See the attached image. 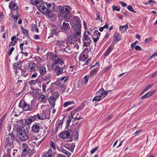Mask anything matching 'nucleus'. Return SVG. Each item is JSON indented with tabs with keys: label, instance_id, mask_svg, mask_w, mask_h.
<instances>
[{
	"label": "nucleus",
	"instance_id": "nucleus-1",
	"mask_svg": "<svg viewBox=\"0 0 157 157\" xmlns=\"http://www.w3.org/2000/svg\"><path fill=\"white\" fill-rule=\"evenodd\" d=\"M5 149L7 153L10 154L14 147L13 143L15 140V135L12 133L6 135L5 137Z\"/></svg>",
	"mask_w": 157,
	"mask_h": 157
},
{
	"label": "nucleus",
	"instance_id": "nucleus-2",
	"mask_svg": "<svg viewBox=\"0 0 157 157\" xmlns=\"http://www.w3.org/2000/svg\"><path fill=\"white\" fill-rule=\"evenodd\" d=\"M68 80V76H63L55 82V85L57 87L59 91L61 94H63L66 90L67 86L66 83Z\"/></svg>",
	"mask_w": 157,
	"mask_h": 157
},
{
	"label": "nucleus",
	"instance_id": "nucleus-3",
	"mask_svg": "<svg viewBox=\"0 0 157 157\" xmlns=\"http://www.w3.org/2000/svg\"><path fill=\"white\" fill-rule=\"evenodd\" d=\"M19 107L21 108L25 111H31L33 108L28 104L24 99H21L18 104Z\"/></svg>",
	"mask_w": 157,
	"mask_h": 157
},
{
	"label": "nucleus",
	"instance_id": "nucleus-4",
	"mask_svg": "<svg viewBox=\"0 0 157 157\" xmlns=\"http://www.w3.org/2000/svg\"><path fill=\"white\" fill-rule=\"evenodd\" d=\"M52 67L55 70V73L56 76H59L63 73V67L59 65L53 64Z\"/></svg>",
	"mask_w": 157,
	"mask_h": 157
},
{
	"label": "nucleus",
	"instance_id": "nucleus-5",
	"mask_svg": "<svg viewBox=\"0 0 157 157\" xmlns=\"http://www.w3.org/2000/svg\"><path fill=\"white\" fill-rule=\"evenodd\" d=\"M83 38L82 40L83 46L86 47L90 46V44L91 43V40L89 37L88 35L86 34V32H85L84 33Z\"/></svg>",
	"mask_w": 157,
	"mask_h": 157
},
{
	"label": "nucleus",
	"instance_id": "nucleus-6",
	"mask_svg": "<svg viewBox=\"0 0 157 157\" xmlns=\"http://www.w3.org/2000/svg\"><path fill=\"white\" fill-rule=\"evenodd\" d=\"M34 149L31 150H30V149L29 150H22L21 156V157H31L34 153Z\"/></svg>",
	"mask_w": 157,
	"mask_h": 157
},
{
	"label": "nucleus",
	"instance_id": "nucleus-7",
	"mask_svg": "<svg viewBox=\"0 0 157 157\" xmlns=\"http://www.w3.org/2000/svg\"><path fill=\"white\" fill-rule=\"evenodd\" d=\"M60 30L61 32L67 33L70 29V26L68 23L63 22V24L60 26Z\"/></svg>",
	"mask_w": 157,
	"mask_h": 157
},
{
	"label": "nucleus",
	"instance_id": "nucleus-8",
	"mask_svg": "<svg viewBox=\"0 0 157 157\" xmlns=\"http://www.w3.org/2000/svg\"><path fill=\"white\" fill-rule=\"evenodd\" d=\"M80 36H78L74 34L70 35L68 37V41L71 44H74L76 42L80 41Z\"/></svg>",
	"mask_w": 157,
	"mask_h": 157
},
{
	"label": "nucleus",
	"instance_id": "nucleus-9",
	"mask_svg": "<svg viewBox=\"0 0 157 157\" xmlns=\"http://www.w3.org/2000/svg\"><path fill=\"white\" fill-rule=\"evenodd\" d=\"M17 137L20 140L24 141H26L29 138L28 133L21 131L17 133Z\"/></svg>",
	"mask_w": 157,
	"mask_h": 157
},
{
	"label": "nucleus",
	"instance_id": "nucleus-10",
	"mask_svg": "<svg viewBox=\"0 0 157 157\" xmlns=\"http://www.w3.org/2000/svg\"><path fill=\"white\" fill-rule=\"evenodd\" d=\"M30 124L26 121V119L25 122L21 125V132L28 133L30 129L29 124Z\"/></svg>",
	"mask_w": 157,
	"mask_h": 157
},
{
	"label": "nucleus",
	"instance_id": "nucleus-11",
	"mask_svg": "<svg viewBox=\"0 0 157 157\" xmlns=\"http://www.w3.org/2000/svg\"><path fill=\"white\" fill-rule=\"evenodd\" d=\"M39 120H41L39 114L33 116H30L28 118H26V121L28 122L29 124H31L32 122L35 120L38 121Z\"/></svg>",
	"mask_w": 157,
	"mask_h": 157
},
{
	"label": "nucleus",
	"instance_id": "nucleus-12",
	"mask_svg": "<svg viewBox=\"0 0 157 157\" xmlns=\"http://www.w3.org/2000/svg\"><path fill=\"white\" fill-rule=\"evenodd\" d=\"M27 70L29 72H35V71H37L38 70V67L35 63L31 62L29 63Z\"/></svg>",
	"mask_w": 157,
	"mask_h": 157
},
{
	"label": "nucleus",
	"instance_id": "nucleus-13",
	"mask_svg": "<svg viewBox=\"0 0 157 157\" xmlns=\"http://www.w3.org/2000/svg\"><path fill=\"white\" fill-rule=\"evenodd\" d=\"M72 27L74 29L73 34L75 35L81 37V24H79L78 25L74 26V27Z\"/></svg>",
	"mask_w": 157,
	"mask_h": 157
},
{
	"label": "nucleus",
	"instance_id": "nucleus-14",
	"mask_svg": "<svg viewBox=\"0 0 157 157\" xmlns=\"http://www.w3.org/2000/svg\"><path fill=\"white\" fill-rule=\"evenodd\" d=\"M81 24L80 22V20L78 16H74L72 18L71 21V25L72 27L74 26L78 25L79 24Z\"/></svg>",
	"mask_w": 157,
	"mask_h": 157
},
{
	"label": "nucleus",
	"instance_id": "nucleus-15",
	"mask_svg": "<svg viewBox=\"0 0 157 157\" xmlns=\"http://www.w3.org/2000/svg\"><path fill=\"white\" fill-rule=\"evenodd\" d=\"M45 3H46V2L43 1V2L41 4H40L37 7L40 12L43 13L45 15L47 10V8L45 5Z\"/></svg>",
	"mask_w": 157,
	"mask_h": 157
},
{
	"label": "nucleus",
	"instance_id": "nucleus-16",
	"mask_svg": "<svg viewBox=\"0 0 157 157\" xmlns=\"http://www.w3.org/2000/svg\"><path fill=\"white\" fill-rule=\"evenodd\" d=\"M45 4L47 6L45 15L49 18L53 16V15L52 13V11L51 10L52 3L48 4L46 3H45Z\"/></svg>",
	"mask_w": 157,
	"mask_h": 157
},
{
	"label": "nucleus",
	"instance_id": "nucleus-17",
	"mask_svg": "<svg viewBox=\"0 0 157 157\" xmlns=\"http://www.w3.org/2000/svg\"><path fill=\"white\" fill-rule=\"evenodd\" d=\"M72 134V131L68 129L63 132L60 134L62 138L63 139H67L71 137V135Z\"/></svg>",
	"mask_w": 157,
	"mask_h": 157
},
{
	"label": "nucleus",
	"instance_id": "nucleus-18",
	"mask_svg": "<svg viewBox=\"0 0 157 157\" xmlns=\"http://www.w3.org/2000/svg\"><path fill=\"white\" fill-rule=\"evenodd\" d=\"M41 125L39 123H35L32 127V130L34 132L39 133Z\"/></svg>",
	"mask_w": 157,
	"mask_h": 157
},
{
	"label": "nucleus",
	"instance_id": "nucleus-19",
	"mask_svg": "<svg viewBox=\"0 0 157 157\" xmlns=\"http://www.w3.org/2000/svg\"><path fill=\"white\" fill-rule=\"evenodd\" d=\"M108 91H105L103 88L100 89L97 93L101 98H104L107 95Z\"/></svg>",
	"mask_w": 157,
	"mask_h": 157
},
{
	"label": "nucleus",
	"instance_id": "nucleus-20",
	"mask_svg": "<svg viewBox=\"0 0 157 157\" xmlns=\"http://www.w3.org/2000/svg\"><path fill=\"white\" fill-rule=\"evenodd\" d=\"M23 61L19 60L17 63H14L13 64V68L14 69H20L22 66V64Z\"/></svg>",
	"mask_w": 157,
	"mask_h": 157
},
{
	"label": "nucleus",
	"instance_id": "nucleus-21",
	"mask_svg": "<svg viewBox=\"0 0 157 157\" xmlns=\"http://www.w3.org/2000/svg\"><path fill=\"white\" fill-rule=\"evenodd\" d=\"M9 8L11 10H14L16 11L18 10V6L15 2L10 1L9 4Z\"/></svg>",
	"mask_w": 157,
	"mask_h": 157
},
{
	"label": "nucleus",
	"instance_id": "nucleus-22",
	"mask_svg": "<svg viewBox=\"0 0 157 157\" xmlns=\"http://www.w3.org/2000/svg\"><path fill=\"white\" fill-rule=\"evenodd\" d=\"M71 15V13L70 12L64 11L60 14V17L66 19H69Z\"/></svg>",
	"mask_w": 157,
	"mask_h": 157
},
{
	"label": "nucleus",
	"instance_id": "nucleus-23",
	"mask_svg": "<svg viewBox=\"0 0 157 157\" xmlns=\"http://www.w3.org/2000/svg\"><path fill=\"white\" fill-rule=\"evenodd\" d=\"M155 92L154 90L150 91L149 92L147 93L144 96L141 97L140 98V99L141 100H142L147 98L154 94Z\"/></svg>",
	"mask_w": 157,
	"mask_h": 157
},
{
	"label": "nucleus",
	"instance_id": "nucleus-24",
	"mask_svg": "<svg viewBox=\"0 0 157 157\" xmlns=\"http://www.w3.org/2000/svg\"><path fill=\"white\" fill-rule=\"evenodd\" d=\"M48 98V96L47 95L41 94L39 98V100L41 102L45 104L47 102V100Z\"/></svg>",
	"mask_w": 157,
	"mask_h": 157
},
{
	"label": "nucleus",
	"instance_id": "nucleus-25",
	"mask_svg": "<svg viewBox=\"0 0 157 157\" xmlns=\"http://www.w3.org/2000/svg\"><path fill=\"white\" fill-rule=\"evenodd\" d=\"M43 2L42 0H30V3L33 5L36 6V7L40 4H41Z\"/></svg>",
	"mask_w": 157,
	"mask_h": 157
},
{
	"label": "nucleus",
	"instance_id": "nucleus-26",
	"mask_svg": "<svg viewBox=\"0 0 157 157\" xmlns=\"http://www.w3.org/2000/svg\"><path fill=\"white\" fill-rule=\"evenodd\" d=\"M38 70L41 75H44L47 72L46 68L43 66L40 67Z\"/></svg>",
	"mask_w": 157,
	"mask_h": 157
},
{
	"label": "nucleus",
	"instance_id": "nucleus-27",
	"mask_svg": "<svg viewBox=\"0 0 157 157\" xmlns=\"http://www.w3.org/2000/svg\"><path fill=\"white\" fill-rule=\"evenodd\" d=\"M113 46L111 45L108 46L104 54L105 57H106L108 56L111 52L113 49Z\"/></svg>",
	"mask_w": 157,
	"mask_h": 157
},
{
	"label": "nucleus",
	"instance_id": "nucleus-28",
	"mask_svg": "<svg viewBox=\"0 0 157 157\" xmlns=\"http://www.w3.org/2000/svg\"><path fill=\"white\" fill-rule=\"evenodd\" d=\"M48 101L51 105L52 108H54L55 105V101L56 100L54 98H53L51 96L48 99Z\"/></svg>",
	"mask_w": 157,
	"mask_h": 157
},
{
	"label": "nucleus",
	"instance_id": "nucleus-29",
	"mask_svg": "<svg viewBox=\"0 0 157 157\" xmlns=\"http://www.w3.org/2000/svg\"><path fill=\"white\" fill-rule=\"evenodd\" d=\"M88 58V57L84 53H82L79 56V60L80 61L84 62Z\"/></svg>",
	"mask_w": 157,
	"mask_h": 157
},
{
	"label": "nucleus",
	"instance_id": "nucleus-30",
	"mask_svg": "<svg viewBox=\"0 0 157 157\" xmlns=\"http://www.w3.org/2000/svg\"><path fill=\"white\" fill-rule=\"evenodd\" d=\"M54 63V64L59 65L61 66H62L63 64H64V62L61 59L58 57H57L56 59L55 60Z\"/></svg>",
	"mask_w": 157,
	"mask_h": 157
},
{
	"label": "nucleus",
	"instance_id": "nucleus-31",
	"mask_svg": "<svg viewBox=\"0 0 157 157\" xmlns=\"http://www.w3.org/2000/svg\"><path fill=\"white\" fill-rule=\"evenodd\" d=\"M56 45L57 46H58L59 47H62L64 46L65 41H60L56 40Z\"/></svg>",
	"mask_w": 157,
	"mask_h": 157
},
{
	"label": "nucleus",
	"instance_id": "nucleus-32",
	"mask_svg": "<svg viewBox=\"0 0 157 157\" xmlns=\"http://www.w3.org/2000/svg\"><path fill=\"white\" fill-rule=\"evenodd\" d=\"M113 37L115 39V41L117 42L120 41L121 39V36L118 33H116L114 34Z\"/></svg>",
	"mask_w": 157,
	"mask_h": 157
},
{
	"label": "nucleus",
	"instance_id": "nucleus-33",
	"mask_svg": "<svg viewBox=\"0 0 157 157\" xmlns=\"http://www.w3.org/2000/svg\"><path fill=\"white\" fill-rule=\"evenodd\" d=\"M34 61L36 62L37 64L40 63L42 61L41 58L39 56H35L33 57Z\"/></svg>",
	"mask_w": 157,
	"mask_h": 157
},
{
	"label": "nucleus",
	"instance_id": "nucleus-34",
	"mask_svg": "<svg viewBox=\"0 0 157 157\" xmlns=\"http://www.w3.org/2000/svg\"><path fill=\"white\" fill-rule=\"evenodd\" d=\"M72 104H75V102L73 101H67L64 102L63 104V106L64 107H66Z\"/></svg>",
	"mask_w": 157,
	"mask_h": 157
},
{
	"label": "nucleus",
	"instance_id": "nucleus-35",
	"mask_svg": "<svg viewBox=\"0 0 157 157\" xmlns=\"http://www.w3.org/2000/svg\"><path fill=\"white\" fill-rule=\"evenodd\" d=\"M50 146L51 148H52L53 151H55L56 149V145L55 143L52 140L50 141Z\"/></svg>",
	"mask_w": 157,
	"mask_h": 157
},
{
	"label": "nucleus",
	"instance_id": "nucleus-36",
	"mask_svg": "<svg viewBox=\"0 0 157 157\" xmlns=\"http://www.w3.org/2000/svg\"><path fill=\"white\" fill-rule=\"evenodd\" d=\"M21 70L22 76L26 77L28 75V73L25 69H22Z\"/></svg>",
	"mask_w": 157,
	"mask_h": 157
},
{
	"label": "nucleus",
	"instance_id": "nucleus-37",
	"mask_svg": "<svg viewBox=\"0 0 157 157\" xmlns=\"http://www.w3.org/2000/svg\"><path fill=\"white\" fill-rule=\"evenodd\" d=\"M52 149H49L46 153L45 157H52Z\"/></svg>",
	"mask_w": 157,
	"mask_h": 157
},
{
	"label": "nucleus",
	"instance_id": "nucleus-38",
	"mask_svg": "<svg viewBox=\"0 0 157 157\" xmlns=\"http://www.w3.org/2000/svg\"><path fill=\"white\" fill-rule=\"evenodd\" d=\"M59 96V94L57 91H56L54 92L51 96L52 98H54L56 100V99L58 98Z\"/></svg>",
	"mask_w": 157,
	"mask_h": 157
},
{
	"label": "nucleus",
	"instance_id": "nucleus-39",
	"mask_svg": "<svg viewBox=\"0 0 157 157\" xmlns=\"http://www.w3.org/2000/svg\"><path fill=\"white\" fill-rule=\"evenodd\" d=\"M31 29L32 31H35L37 33H38L39 32V29L36 25L32 24V25Z\"/></svg>",
	"mask_w": 157,
	"mask_h": 157
},
{
	"label": "nucleus",
	"instance_id": "nucleus-40",
	"mask_svg": "<svg viewBox=\"0 0 157 157\" xmlns=\"http://www.w3.org/2000/svg\"><path fill=\"white\" fill-rule=\"evenodd\" d=\"M39 115L41 120H44L46 119V113L44 111H43L42 113L39 114Z\"/></svg>",
	"mask_w": 157,
	"mask_h": 157
},
{
	"label": "nucleus",
	"instance_id": "nucleus-41",
	"mask_svg": "<svg viewBox=\"0 0 157 157\" xmlns=\"http://www.w3.org/2000/svg\"><path fill=\"white\" fill-rule=\"evenodd\" d=\"M128 29V25L127 24H126L124 26H121L120 27V31H122L123 30L124 31L127 30Z\"/></svg>",
	"mask_w": 157,
	"mask_h": 157
},
{
	"label": "nucleus",
	"instance_id": "nucleus-42",
	"mask_svg": "<svg viewBox=\"0 0 157 157\" xmlns=\"http://www.w3.org/2000/svg\"><path fill=\"white\" fill-rule=\"evenodd\" d=\"M21 147L22 148V150H29V149H30L28 144L24 143H22Z\"/></svg>",
	"mask_w": 157,
	"mask_h": 157
},
{
	"label": "nucleus",
	"instance_id": "nucleus-43",
	"mask_svg": "<svg viewBox=\"0 0 157 157\" xmlns=\"http://www.w3.org/2000/svg\"><path fill=\"white\" fill-rule=\"evenodd\" d=\"M101 97L99 95L97 94V96H95L94 97V98L93 99L92 101H99L101 100Z\"/></svg>",
	"mask_w": 157,
	"mask_h": 157
},
{
	"label": "nucleus",
	"instance_id": "nucleus-44",
	"mask_svg": "<svg viewBox=\"0 0 157 157\" xmlns=\"http://www.w3.org/2000/svg\"><path fill=\"white\" fill-rule=\"evenodd\" d=\"M97 69L95 68L92 70L90 72V77L94 76L97 72Z\"/></svg>",
	"mask_w": 157,
	"mask_h": 157
},
{
	"label": "nucleus",
	"instance_id": "nucleus-45",
	"mask_svg": "<svg viewBox=\"0 0 157 157\" xmlns=\"http://www.w3.org/2000/svg\"><path fill=\"white\" fill-rule=\"evenodd\" d=\"M50 81H49L48 82H47L46 83H44L43 84L42 87L43 88V91L44 92H45L46 91V89L47 87V86L49 83V82H50Z\"/></svg>",
	"mask_w": 157,
	"mask_h": 157
},
{
	"label": "nucleus",
	"instance_id": "nucleus-46",
	"mask_svg": "<svg viewBox=\"0 0 157 157\" xmlns=\"http://www.w3.org/2000/svg\"><path fill=\"white\" fill-rule=\"evenodd\" d=\"M127 8L130 11L134 13H136V11H135L134 10V9H133L132 6H131L130 5H128L127 6Z\"/></svg>",
	"mask_w": 157,
	"mask_h": 157
},
{
	"label": "nucleus",
	"instance_id": "nucleus-47",
	"mask_svg": "<svg viewBox=\"0 0 157 157\" xmlns=\"http://www.w3.org/2000/svg\"><path fill=\"white\" fill-rule=\"evenodd\" d=\"M113 10V11H119L120 10V8L117 6H115L114 5H113L112 6Z\"/></svg>",
	"mask_w": 157,
	"mask_h": 157
},
{
	"label": "nucleus",
	"instance_id": "nucleus-48",
	"mask_svg": "<svg viewBox=\"0 0 157 157\" xmlns=\"http://www.w3.org/2000/svg\"><path fill=\"white\" fill-rule=\"evenodd\" d=\"M29 83L31 85H35L36 83H38L37 82V80H31L29 82Z\"/></svg>",
	"mask_w": 157,
	"mask_h": 157
},
{
	"label": "nucleus",
	"instance_id": "nucleus-49",
	"mask_svg": "<svg viewBox=\"0 0 157 157\" xmlns=\"http://www.w3.org/2000/svg\"><path fill=\"white\" fill-rule=\"evenodd\" d=\"M94 35L95 36L99 37L101 35V33L98 30H95L94 32Z\"/></svg>",
	"mask_w": 157,
	"mask_h": 157
},
{
	"label": "nucleus",
	"instance_id": "nucleus-50",
	"mask_svg": "<svg viewBox=\"0 0 157 157\" xmlns=\"http://www.w3.org/2000/svg\"><path fill=\"white\" fill-rule=\"evenodd\" d=\"M41 76L42 75H39V76L38 78L36 79V80H37V82L38 83L40 82H42V81H43L44 79H45L44 78H43V77H42V76Z\"/></svg>",
	"mask_w": 157,
	"mask_h": 157
},
{
	"label": "nucleus",
	"instance_id": "nucleus-51",
	"mask_svg": "<svg viewBox=\"0 0 157 157\" xmlns=\"http://www.w3.org/2000/svg\"><path fill=\"white\" fill-rule=\"evenodd\" d=\"M58 6L59 11V14H60L61 13H63L64 11V9L62 6Z\"/></svg>",
	"mask_w": 157,
	"mask_h": 157
},
{
	"label": "nucleus",
	"instance_id": "nucleus-52",
	"mask_svg": "<svg viewBox=\"0 0 157 157\" xmlns=\"http://www.w3.org/2000/svg\"><path fill=\"white\" fill-rule=\"evenodd\" d=\"M66 49V52L70 53L72 52L71 48L69 46H67Z\"/></svg>",
	"mask_w": 157,
	"mask_h": 157
},
{
	"label": "nucleus",
	"instance_id": "nucleus-53",
	"mask_svg": "<svg viewBox=\"0 0 157 157\" xmlns=\"http://www.w3.org/2000/svg\"><path fill=\"white\" fill-rule=\"evenodd\" d=\"M98 146H97L96 147H95L94 148L92 149L91 151H90V153L92 154H93V153H94L97 150H98Z\"/></svg>",
	"mask_w": 157,
	"mask_h": 157
},
{
	"label": "nucleus",
	"instance_id": "nucleus-54",
	"mask_svg": "<svg viewBox=\"0 0 157 157\" xmlns=\"http://www.w3.org/2000/svg\"><path fill=\"white\" fill-rule=\"evenodd\" d=\"M75 136V140L77 141L78 139V131H76V133L74 135Z\"/></svg>",
	"mask_w": 157,
	"mask_h": 157
},
{
	"label": "nucleus",
	"instance_id": "nucleus-55",
	"mask_svg": "<svg viewBox=\"0 0 157 157\" xmlns=\"http://www.w3.org/2000/svg\"><path fill=\"white\" fill-rule=\"evenodd\" d=\"M72 119V118H71V117H68V119L67 120V121H66L67 126L69 125V124L70 123Z\"/></svg>",
	"mask_w": 157,
	"mask_h": 157
},
{
	"label": "nucleus",
	"instance_id": "nucleus-56",
	"mask_svg": "<svg viewBox=\"0 0 157 157\" xmlns=\"http://www.w3.org/2000/svg\"><path fill=\"white\" fill-rule=\"evenodd\" d=\"M77 112V111L75 109L74 110L71 112V115L72 118H73V116H74Z\"/></svg>",
	"mask_w": 157,
	"mask_h": 157
},
{
	"label": "nucleus",
	"instance_id": "nucleus-57",
	"mask_svg": "<svg viewBox=\"0 0 157 157\" xmlns=\"http://www.w3.org/2000/svg\"><path fill=\"white\" fill-rule=\"evenodd\" d=\"M22 30V33L24 35H25L29 33L28 30V29H24L23 27H21Z\"/></svg>",
	"mask_w": 157,
	"mask_h": 157
},
{
	"label": "nucleus",
	"instance_id": "nucleus-58",
	"mask_svg": "<svg viewBox=\"0 0 157 157\" xmlns=\"http://www.w3.org/2000/svg\"><path fill=\"white\" fill-rule=\"evenodd\" d=\"M57 149L59 151H61L64 154L67 151L62 147H61L60 148H59Z\"/></svg>",
	"mask_w": 157,
	"mask_h": 157
},
{
	"label": "nucleus",
	"instance_id": "nucleus-59",
	"mask_svg": "<svg viewBox=\"0 0 157 157\" xmlns=\"http://www.w3.org/2000/svg\"><path fill=\"white\" fill-rule=\"evenodd\" d=\"M83 118V117L81 118L80 117L78 116V113H77L76 114V116L74 118V120H79L81 119H82Z\"/></svg>",
	"mask_w": 157,
	"mask_h": 157
},
{
	"label": "nucleus",
	"instance_id": "nucleus-60",
	"mask_svg": "<svg viewBox=\"0 0 157 157\" xmlns=\"http://www.w3.org/2000/svg\"><path fill=\"white\" fill-rule=\"evenodd\" d=\"M89 80V76L87 75L85 76L84 78V80L85 83H86L88 82Z\"/></svg>",
	"mask_w": 157,
	"mask_h": 157
},
{
	"label": "nucleus",
	"instance_id": "nucleus-61",
	"mask_svg": "<svg viewBox=\"0 0 157 157\" xmlns=\"http://www.w3.org/2000/svg\"><path fill=\"white\" fill-rule=\"evenodd\" d=\"M14 48L13 47H12L11 48L10 50L8 52V55L9 56H10L12 53V52L14 50Z\"/></svg>",
	"mask_w": 157,
	"mask_h": 157
},
{
	"label": "nucleus",
	"instance_id": "nucleus-62",
	"mask_svg": "<svg viewBox=\"0 0 157 157\" xmlns=\"http://www.w3.org/2000/svg\"><path fill=\"white\" fill-rule=\"evenodd\" d=\"M157 56V52H155L149 58V59H151L153 57H155Z\"/></svg>",
	"mask_w": 157,
	"mask_h": 157
},
{
	"label": "nucleus",
	"instance_id": "nucleus-63",
	"mask_svg": "<svg viewBox=\"0 0 157 157\" xmlns=\"http://www.w3.org/2000/svg\"><path fill=\"white\" fill-rule=\"evenodd\" d=\"M99 37H96V38L94 37H92V38L94 42L95 43H96L97 42L98 40L99 39Z\"/></svg>",
	"mask_w": 157,
	"mask_h": 157
},
{
	"label": "nucleus",
	"instance_id": "nucleus-64",
	"mask_svg": "<svg viewBox=\"0 0 157 157\" xmlns=\"http://www.w3.org/2000/svg\"><path fill=\"white\" fill-rule=\"evenodd\" d=\"M70 6H66L65 7V9H64V11H70Z\"/></svg>",
	"mask_w": 157,
	"mask_h": 157
}]
</instances>
